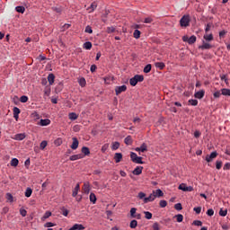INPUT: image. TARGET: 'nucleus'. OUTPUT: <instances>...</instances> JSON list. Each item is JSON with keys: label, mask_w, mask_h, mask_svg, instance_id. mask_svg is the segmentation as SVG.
I'll use <instances>...</instances> for the list:
<instances>
[{"label": "nucleus", "mask_w": 230, "mask_h": 230, "mask_svg": "<svg viewBox=\"0 0 230 230\" xmlns=\"http://www.w3.org/2000/svg\"><path fill=\"white\" fill-rule=\"evenodd\" d=\"M72 145H71V149L72 150H76L77 149V147H78V145H79V142H78V140H77V138L76 137H73L72 138Z\"/></svg>", "instance_id": "1a4fd4ad"}, {"label": "nucleus", "mask_w": 230, "mask_h": 230, "mask_svg": "<svg viewBox=\"0 0 230 230\" xmlns=\"http://www.w3.org/2000/svg\"><path fill=\"white\" fill-rule=\"evenodd\" d=\"M207 216H208V217H213L214 216V214H215V211H214V209H212V208H209L208 210H207Z\"/></svg>", "instance_id": "5fc2aeb1"}, {"label": "nucleus", "mask_w": 230, "mask_h": 230, "mask_svg": "<svg viewBox=\"0 0 230 230\" xmlns=\"http://www.w3.org/2000/svg\"><path fill=\"white\" fill-rule=\"evenodd\" d=\"M51 216V213L49 211H48L47 213H45L42 217L43 219H47Z\"/></svg>", "instance_id": "774afa93"}, {"label": "nucleus", "mask_w": 230, "mask_h": 230, "mask_svg": "<svg viewBox=\"0 0 230 230\" xmlns=\"http://www.w3.org/2000/svg\"><path fill=\"white\" fill-rule=\"evenodd\" d=\"M143 167L142 166H137L136 169L133 171L134 175H141L143 172Z\"/></svg>", "instance_id": "f3484780"}, {"label": "nucleus", "mask_w": 230, "mask_h": 230, "mask_svg": "<svg viewBox=\"0 0 230 230\" xmlns=\"http://www.w3.org/2000/svg\"><path fill=\"white\" fill-rule=\"evenodd\" d=\"M102 80H104L106 84H111V82H112L114 78L111 76H107V77H102Z\"/></svg>", "instance_id": "c85d7f7f"}, {"label": "nucleus", "mask_w": 230, "mask_h": 230, "mask_svg": "<svg viewBox=\"0 0 230 230\" xmlns=\"http://www.w3.org/2000/svg\"><path fill=\"white\" fill-rule=\"evenodd\" d=\"M20 214L22 215V217H25L27 216V210L25 208H21Z\"/></svg>", "instance_id": "6e6d98bb"}, {"label": "nucleus", "mask_w": 230, "mask_h": 230, "mask_svg": "<svg viewBox=\"0 0 230 230\" xmlns=\"http://www.w3.org/2000/svg\"><path fill=\"white\" fill-rule=\"evenodd\" d=\"M120 147L119 142H113L111 143V150H118Z\"/></svg>", "instance_id": "5701e85b"}, {"label": "nucleus", "mask_w": 230, "mask_h": 230, "mask_svg": "<svg viewBox=\"0 0 230 230\" xmlns=\"http://www.w3.org/2000/svg\"><path fill=\"white\" fill-rule=\"evenodd\" d=\"M85 32H86V33H89V34H93V31L91 25H87V26H86V28H85Z\"/></svg>", "instance_id": "8fccbe9b"}, {"label": "nucleus", "mask_w": 230, "mask_h": 230, "mask_svg": "<svg viewBox=\"0 0 230 230\" xmlns=\"http://www.w3.org/2000/svg\"><path fill=\"white\" fill-rule=\"evenodd\" d=\"M31 193H32V190H31V189L29 187V188L26 189L24 195H25L26 198H30V197L31 196Z\"/></svg>", "instance_id": "a19ab883"}, {"label": "nucleus", "mask_w": 230, "mask_h": 230, "mask_svg": "<svg viewBox=\"0 0 230 230\" xmlns=\"http://www.w3.org/2000/svg\"><path fill=\"white\" fill-rule=\"evenodd\" d=\"M137 152H142V153H144V152H146V151H147L148 150V148H147V145H146L145 143L142 145V146H140L139 147H136V149H135Z\"/></svg>", "instance_id": "f8f14e48"}, {"label": "nucleus", "mask_w": 230, "mask_h": 230, "mask_svg": "<svg viewBox=\"0 0 230 230\" xmlns=\"http://www.w3.org/2000/svg\"><path fill=\"white\" fill-rule=\"evenodd\" d=\"M155 198H156V197L152 193L151 195H149V197H146V198L144 199V203L146 204V203H148V202H154V200H155Z\"/></svg>", "instance_id": "ddd939ff"}, {"label": "nucleus", "mask_w": 230, "mask_h": 230, "mask_svg": "<svg viewBox=\"0 0 230 230\" xmlns=\"http://www.w3.org/2000/svg\"><path fill=\"white\" fill-rule=\"evenodd\" d=\"M141 31L139 30H135L134 31V38L140 39Z\"/></svg>", "instance_id": "49530a36"}, {"label": "nucleus", "mask_w": 230, "mask_h": 230, "mask_svg": "<svg viewBox=\"0 0 230 230\" xmlns=\"http://www.w3.org/2000/svg\"><path fill=\"white\" fill-rule=\"evenodd\" d=\"M85 227L82 224H75L69 230H84Z\"/></svg>", "instance_id": "9b49d317"}, {"label": "nucleus", "mask_w": 230, "mask_h": 230, "mask_svg": "<svg viewBox=\"0 0 230 230\" xmlns=\"http://www.w3.org/2000/svg\"><path fill=\"white\" fill-rule=\"evenodd\" d=\"M144 214H145V218H146L148 220L152 219V217H153V214L152 213H150L148 211H145Z\"/></svg>", "instance_id": "79ce46f5"}, {"label": "nucleus", "mask_w": 230, "mask_h": 230, "mask_svg": "<svg viewBox=\"0 0 230 230\" xmlns=\"http://www.w3.org/2000/svg\"><path fill=\"white\" fill-rule=\"evenodd\" d=\"M55 75L54 74H49L48 76V81L49 83V85H53L55 83Z\"/></svg>", "instance_id": "6ab92c4d"}, {"label": "nucleus", "mask_w": 230, "mask_h": 230, "mask_svg": "<svg viewBox=\"0 0 230 230\" xmlns=\"http://www.w3.org/2000/svg\"><path fill=\"white\" fill-rule=\"evenodd\" d=\"M89 199H90V202H92L93 204H95L97 201L96 196L93 192L90 193Z\"/></svg>", "instance_id": "4be33fe9"}, {"label": "nucleus", "mask_w": 230, "mask_h": 230, "mask_svg": "<svg viewBox=\"0 0 230 230\" xmlns=\"http://www.w3.org/2000/svg\"><path fill=\"white\" fill-rule=\"evenodd\" d=\"M218 154L217 152H212L210 155H207L205 160L207 163L213 162L214 159L217 157Z\"/></svg>", "instance_id": "20e7f679"}, {"label": "nucleus", "mask_w": 230, "mask_h": 230, "mask_svg": "<svg viewBox=\"0 0 230 230\" xmlns=\"http://www.w3.org/2000/svg\"><path fill=\"white\" fill-rule=\"evenodd\" d=\"M174 209L181 210L182 209L181 204V203H177L176 205H174Z\"/></svg>", "instance_id": "0e129e2a"}, {"label": "nucleus", "mask_w": 230, "mask_h": 230, "mask_svg": "<svg viewBox=\"0 0 230 230\" xmlns=\"http://www.w3.org/2000/svg\"><path fill=\"white\" fill-rule=\"evenodd\" d=\"M82 190H83V192L88 195L91 192V183H89L88 181H85L82 187Z\"/></svg>", "instance_id": "423d86ee"}, {"label": "nucleus", "mask_w": 230, "mask_h": 230, "mask_svg": "<svg viewBox=\"0 0 230 230\" xmlns=\"http://www.w3.org/2000/svg\"><path fill=\"white\" fill-rule=\"evenodd\" d=\"M40 126H48L50 125V119H41L40 121Z\"/></svg>", "instance_id": "aec40b11"}, {"label": "nucleus", "mask_w": 230, "mask_h": 230, "mask_svg": "<svg viewBox=\"0 0 230 230\" xmlns=\"http://www.w3.org/2000/svg\"><path fill=\"white\" fill-rule=\"evenodd\" d=\"M167 205H168V203H167L166 200H164V199H163V200L160 201V207H161L162 208H166Z\"/></svg>", "instance_id": "864d4df0"}, {"label": "nucleus", "mask_w": 230, "mask_h": 230, "mask_svg": "<svg viewBox=\"0 0 230 230\" xmlns=\"http://www.w3.org/2000/svg\"><path fill=\"white\" fill-rule=\"evenodd\" d=\"M178 189H180L181 190H182V191H190V189H189V187H187V185L185 184V183H181L179 187H178Z\"/></svg>", "instance_id": "b1692460"}, {"label": "nucleus", "mask_w": 230, "mask_h": 230, "mask_svg": "<svg viewBox=\"0 0 230 230\" xmlns=\"http://www.w3.org/2000/svg\"><path fill=\"white\" fill-rule=\"evenodd\" d=\"M137 198L139 199H146V194L144 192H138Z\"/></svg>", "instance_id": "13d9d810"}, {"label": "nucleus", "mask_w": 230, "mask_h": 230, "mask_svg": "<svg viewBox=\"0 0 230 230\" xmlns=\"http://www.w3.org/2000/svg\"><path fill=\"white\" fill-rule=\"evenodd\" d=\"M142 157L138 156L137 158L135 159V161H133V163L137 164H144L145 162L142 161Z\"/></svg>", "instance_id": "ea45409f"}, {"label": "nucleus", "mask_w": 230, "mask_h": 230, "mask_svg": "<svg viewBox=\"0 0 230 230\" xmlns=\"http://www.w3.org/2000/svg\"><path fill=\"white\" fill-rule=\"evenodd\" d=\"M137 157H138V155L137 153H133V152L130 153V159L132 162H134L135 159H137Z\"/></svg>", "instance_id": "603ef678"}, {"label": "nucleus", "mask_w": 230, "mask_h": 230, "mask_svg": "<svg viewBox=\"0 0 230 230\" xmlns=\"http://www.w3.org/2000/svg\"><path fill=\"white\" fill-rule=\"evenodd\" d=\"M223 167V162L217 161L216 162V169L220 170Z\"/></svg>", "instance_id": "3c124183"}, {"label": "nucleus", "mask_w": 230, "mask_h": 230, "mask_svg": "<svg viewBox=\"0 0 230 230\" xmlns=\"http://www.w3.org/2000/svg\"><path fill=\"white\" fill-rule=\"evenodd\" d=\"M190 22V15H184L180 20V24H181V27H182V28L189 27Z\"/></svg>", "instance_id": "f03ea898"}, {"label": "nucleus", "mask_w": 230, "mask_h": 230, "mask_svg": "<svg viewBox=\"0 0 230 230\" xmlns=\"http://www.w3.org/2000/svg\"><path fill=\"white\" fill-rule=\"evenodd\" d=\"M221 94L224 96H230V89L223 88L221 90Z\"/></svg>", "instance_id": "bb28decb"}, {"label": "nucleus", "mask_w": 230, "mask_h": 230, "mask_svg": "<svg viewBox=\"0 0 230 230\" xmlns=\"http://www.w3.org/2000/svg\"><path fill=\"white\" fill-rule=\"evenodd\" d=\"M97 8V4L96 2H93L90 5V7H88L87 11H89V13H93Z\"/></svg>", "instance_id": "dca6fc26"}, {"label": "nucleus", "mask_w": 230, "mask_h": 230, "mask_svg": "<svg viewBox=\"0 0 230 230\" xmlns=\"http://www.w3.org/2000/svg\"><path fill=\"white\" fill-rule=\"evenodd\" d=\"M136 211H137V208H130L129 213H130L131 218H134L137 216Z\"/></svg>", "instance_id": "c9c22d12"}, {"label": "nucleus", "mask_w": 230, "mask_h": 230, "mask_svg": "<svg viewBox=\"0 0 230 230\" xmlns=\"http://www.w3.org/2000/svg\"><path fill=\"white\" fill-rule=\"evenodd\" d=\"M138 84V81L135 77L129 79V84L131 86H136Z\"/></svg>", "instance_id": "f704fd0d"}, {"label": "nucleus", "mask_w": 230, "mask_h": 230, "mask_svg": "<svg viewBox=\"0 0 230 230\" xmlns=\"http://www.w3.org/2000/svg\"><path fill=\"white\" fill-rule=\"evenodd\" d=\"M83 48H84L87 50H90L93 48V43L89 41L85 42L84 44H83Z\"/></svg>", "instance_id": "7c9ffc66"}, {"label": "nucleus", "mask_w": 230, "mask_h": 230, "mask_svg": "<svg viewBox=\"0 0 230 230\" xmlns=\"http://www.w3.org/2000/svg\"><path fill=\"white\" fill-rule=\"evenodd\" d=\"M47 146H48V141L43 140V141L40 143V150H45V148H46Z\"/></svg>", "instance_id": "4c0bfd02"}, {"label": "nucleus", "mask_w": 230, "mask_h": 230, "mask_svg": "<svg viewBox=\"0 0 230 230\" xmlns=\"http://www.w3.org/2000/svg\"><path fill=\"white\" fill-rule=\"evenodd\" d=\"M13 118H14V119H15L16 121H18L19 115H20V113H21L20 109L17 108V107H14V108L13 109Z\"/></svg>", "instance_id": "6e6552de"}, {"label": "nucleus", "mask_w": 230, "mask_h": 230, "mask_svg": "<svg viewBox=\"0 0 230 230\" xmlns=\"http://www.w3.org/2000/svg\"><path fill=\"white\" fill-rule=\"evenodd\" d=\"M144 22H145V23H151V22H153L152 17H146V18H145Z\"/></svg>", "instance_id": "69168bd1"}, {"label": "nucleus", "mask_w": 230, "mask_h": 230, "mask_svg": "<svg viewBox=\"0 0 230 230\" xmlns=\"http://www.w3.org/2000/svg\"><path fill=\"white\" fill-rule=\"evenodd\" d=\"M137 226H138V221H137V220H132V221H130V223H129V227L130 228H137Z\"/></svg>", "instance_id": "2f4dec72"}, {"label": "nucleus", "mask_w": 230, "mask_h": 230, "mask_svg": "<svg viewBox=\"0 0 230 230\" xmlns=\"http://www.w3.org/2000/svg\"><path fill=\"white\" fill-rule=\"evenodd\" d=\"M62 144H63V139L61 137H58V138L54 140V145L56 146H61Z\"/></svg>", "instance_id": "393cba45"}, {"label": "nucleus", "mask_w": 230, "mask_h": 230, "mask_svg": "<svg viewBox=\"0 0 230 230\" xmlns=\"http://www.w3.org/2000/svg\"><path fill=\"white\" fill-rule=\"evenodd\" d=\"M210 29H211V24L210 23L207 24L205 27V33H208V31H210Z\"/></svg>", "instance_id": "338daca9"}, {"label": "nucleus", "mask_w": 230, "mask_h": 230, "mask_svg": "<svg viewBox=\"0 0 230 230\" xmlns=\"http://www.w3.org/2000/svg\"><path fill=\"white\" fill-rule=\"evenodd\" d=\"M124 142H125V144L128 145V146L132 145V143H133V141H132V137H130V136L126 137Z\"/></svg>", "instance_id": "cd10ccee"}, {"label": "nucleus", "mask_w": 230, "mask_h": 230, "mask_svg": "<svg viewBox=\"0 0 230 230\" xmlns=\"http://www.w3.org/2000/svg\"><path fill=\"white\" fill-rule=\"evenodd\" d=\"M19 164V160L17 158H13L11 161L12 167H17Z\"/></svg>", "instance_id": "72a5a7b5"}, {"label": "nucleus", "mask_w": 230, "mask_h": 230, "mask_svg": "<svg viewBox=\"0 0 230 230\" xmlns=\"http://www.w3.org/2000/svg\"><path fill=\"white\" fill-rule=\"evenodd\" d=\"M78 83H79V85H80L82 88L85 87V85H86V81H85V78H84V77H81V78L79 79Z\"/></svg>", "instance_id": "473e14b6"}, {"label": "nucleus", "mask_w": 230, "mask_h": 230, "mask_svg": "<svg viewBox=\"0 0 230 230\" xmlns=\"http://www.w3.org/2000/svg\"><path fill=\"white\" fill-rule=\"evenodd\" d=\"M127 91V86L126 84H123V85H119V86H116L115 87V93H116V95H119L120 93H122L123 92H126Z\"/></svg>", "instance_id": "39448f33"}, {"label": "nucleus", "mask_w": 230, "mask_h": 230, "mask_svg": "<svg viewBox=\"0 0 230 230\" xmlns=\"http://www.w3.org/2000/svg\"><path fill=\"white\" fill-rule=\"evenodd\" d=\"M5 199H6L7 202H11V203L13 202V197L12 196L11 193H6Z\"/></svg>", "instance_id": "e433bc0d"}, {"label": "nucleus", "mask_w": 230, "mask_h": 230, "mask_svg": "<svg viewBox=\"0 0 230 230\" xmlns=\"http://www.w3.org/2000/svg\"><path fill=\"white\" fill-rule=\"evenodd\" d=\"M195 98L200 100L202 98V91H199V93H195Z\"/></svg>", "instance_id": "680f3d73"}, {"label": "nucleus", "mask_w": 230, "mask_h": 230, "mask_svg": "<svg viewBox=\"0 0 230 230\" xmlns=\"http://www.w3.org/2000/svg\"><path fill=\"white\" fill-rule=\"evenodd\" d=\"M81 151L84 156H88L89 155H91V151L87 146H83Z\"/></svg>", "instance_id": "a211bd4d"}, {"label": "nucleus", "mask_w": 230, "mask_h": 230, "mask_svg": "<svg viewBox=\"0 0 230 230\" xmlns=\"http://www.w3.org/2000/svg\"><path fill=\"white\" fill-rule=\"evenodd\" d=\"M26 138L25 133L17 134L14 136L13 139L15 141H22Z\"/></svg>", "instance_id": "0eeeda50"}, {"label": "nucleus", "mask_w": 230, "mask_h": 230, "mask_svg": "<svg viewBox=\"0 0 230 230\" xmlns=\"http://www.w3.org/2000/svg\"><path fill=\"white\" fill-rule=\"evenodd\" d=\"M77 118H78V116L76 115L75 112H71V113H69V119H70L71 120H75V119H77Z\"/></svg>", "instance_id": "37998d69"}, {"label": "nucleus", "mask_w": 230, "mask_h": 230, "mask_svg": "<svg viewBox=\"0 0 230 230\" xmlns=\"http://www.w3.org/2000/svg\"><path fill=\"white\" fill-rule=\"evenodd\" d=\"M182 40H183L184 42L189 43L190 45H192V44H194V43L196 42L197 38H196L195 35H192V36H190V37H189L188 35H184V36L182 37Z\"/></svg>", "instance_id": "7ed1b4c3"}, {"label": "nucleus", "mask_w": 230, "mask_h": 230, "mask_svg": "<svg viewBox=\"0 0 230 230\" xmlns=\"http://www.w3.org/2000/svg\"><path fill=\"white\" fill-rule=\"evenodd\" d=\"M79 190H80V185H79V183H77L75 188H74L73 192H72V197L73 198H75L77 196Z\"/></svg>", "instance_id": "412c9836"}, {"label": "nucleus", "mask_w": 230, "mask_h": 230, "mask_svg": "<svg viewBox=\"0 0 230 230\" xmlns=\"http://www.w3.org/2000/svg\"><path fill=\"white\" fill-rule=\"evenodd\" d=\"M205 41H202V49H210L214 48V45L210 41L214 40L213 33H205L203 36Z\"/></svg>", "instance_id": "f257e3e1"}, {"label": "nucleus", "mask_w": 230, "mask_h": 230, "mask_svg": "<svg viewBox=\"0 0 230 230\" xmlns=\"http://www.w3.org/2000/svg\"><path fill=\"white\" fill-rule=\"evenodd\" d=\"M151 70H152V65L151 64H148V65H146V66H145V68H144V73H150L151 72Z\"/></svg>", "instance_id": "58836bf2"}, {"label": "nucleus", "mask_w": 230, "mask_h": 230, "mask_svg": "<svg viewBox=\"0 0 230 230\" xmlns=\"http://www.w3.org/2000/svg\"><path fill=\"white\" fill-rule=\"evenodd\" d=\"M84 154H77V155H71L69 159L71 161H76L78 159H84Z\"/></svg>", "instance_id": "9d476101"}, {"label": "nucleus", "mask_w": 230, "mask_h": 230, "mask_svg": "<svg viewBox=\"0 0 230 230\" xmlns=\"http://www.w3.org/2000/svg\"><path fill=\"white\" fill-rule=\"evenodd\" d=\"M116 164H119L121 160L123 159V155L121 153H115L114 156Z\"/></svg>", "instance_id": "4468645a"}, {"label": "nucleus", "mask_w": 230, "mask_h": 230, "mask_svg": "<svg viewBox=\"0 0 230 230\" xmlns=\"http://www.w3.org/2000/svg\"><path fill=\"white\" fill-rule=\"evenodd\" d=\"M219 215H220V217H226V215H227V210H226V209H225V210L221 209V210L219 211Z\"/></svg>", "instance_id": "bf43d9fd"}, {"label": "nucleus", "mask_w": 230, "mask_h": 230, "mask_svg": "<svg viewBox=\"0 0 230 230\" xmlns=\"http://www.w3.org/2000/svg\"><path fill=\"white\" fill-rule=\"evenodd\" d=\"M108 148H110V144H105L104 146H102V153H105L108 150Z\"/></svg>", "instance_id": "09e8293b"}, {"label": "nucleus", "mask_w": 230, "mask_h": 230, "mask_svg": "<svg viewBox=\"0 0 230 230\" xmlns=\"http://www.w3.org/2000/svg\"><path fill=\"white\" fill-rule=\"evenodd\" d=\"M134 78H136L137 82H143L144 81V76L143 75H136L134 76Z\"/></svg>", "instance_id": "a18cd8bd"}, {"label": "nucleus", "mask_w": 230, "mask_h": 230, "mask_svg": "<svg viewBox=\"0 0 230 230\" xmlns=\"http://www.w3.org/2000/svg\"><path fill=\"white\" fill-rule=\"evenodd\" d=\"M195 8H196V11H198L199 13H201V7L199 0H198V4H195Z\"/></svg>", "instance_id": "052dcab7"}, {"label": "nucleus", "mask_w": 230, "mask_h": 230, "mask_svg": "<svg viewBox=\"0 0 230 230\" xmlns=\"http://www.w3.org/2000/svg\"><path fill=\"white\" fill-rule=\"evenodd\" d=\"M175 218H176V221H177L178 223H181L182 220H183V216H182L181 214H177V215L175 216Z\"/></svg>", "instance_id": "c03bdc74"}, {"label": "nucleus", "mask_w": 230, "mask_h": 230, "mask_svg": "<svg viewBox=\"0 0 230 230\" xmlns=\"http://www.w3.org/2000/svg\"><path fill=\"white\" fill-rule=\"evenodd\" d=\"M155 66L156 68L163 70L165 66V65L163 62H156L155 63Z\"/></svg>", "instance_id": "c756f323"}, {"label": "nucleus", "mask_w": 230, "mask_h": 230, "mask_svg": "<svg viewBox=\"0 0 230 230\" xmlns=\"http://www.w3.org/2000/svg\"><path fill=\"white\" fill-rule=\"evenodd\" d=\"M153 230H160V226L158 222H155L153 225Z\"/></svg>", "instance_id": "4d7b16f0"}, {"label": "nucleus", "mask_w": 230, "mask_h": 230, "mask_svg": "<svg viewBox=\"0 0 230 230\" xmlns=\"http://www.w3.org/2000/svg\"><path fill=\"white\" fill-rule=\"evenodd\" d=\"M15 11L18 13H24L26 9L25 7L23 6H16L15 7Z\"/></svg>", "instance_id": "a878e982"}, {"label": "nucleus", "mask_w": 230, "mask_h": 230, "mask_svg": "<svg viewBox=\"0 0 230 230\" xmlns=\"http://www.w3.org/2000/svg\"><path fill=\"white\" fill-rule=\"evenodd\" d=\"M153 194L155 195V198H161L164 196V192L162 191L161 189H157L155 190H153Z\"/></svg>", "instance_id": "2eb2a0df"}, {"label": "nucleus", "mask_w": 230, "mask_h": 230, "mask_svg": "<svg viewBox=\"0 0 230 230\" xmlns=\"http://www.w3.org/2000/svg\"><path fill=\"white\" fill-rule=\"evenodd\" d=\"M28 100H29L28 96L22 95V96H21L20 102L22 103H26L28 102Z\"/></svg>", "instance_id": "de8ad7c7"}, {"label": "nucleus", "mask_w": 230, "mask_h": 230, "mask_svg": "<svg viewBox=\"0 0 230 230\" xmlns=\"http://www.w3.org/2000/svg\"><path fill=\"white\" fill-rule=\"evenodd\" d=\"M189 103H190L191 106H197V105H198V101H197V100H190V101H189Z\"/></svg>", "instance_id": "e2e57ef3"}]
</instances>
